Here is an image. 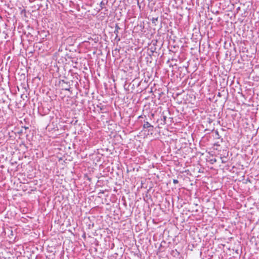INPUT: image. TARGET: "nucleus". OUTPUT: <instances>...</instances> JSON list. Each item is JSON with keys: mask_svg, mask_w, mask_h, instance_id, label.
I'll return each instance as SVG.
<instances>
[{"mask_svg": "<svg viewBox=\"0 0 259 259\" xmlns=\"http://www.w3.org/2000/svg\"><path fill=\"white\" fill-rule=\"evenodd\" d=\"M149 128H153V126L150 123H149L148 121H144V124H143V128L144 129H147ZM152 129H151V131Z\"/></svg>", "mask_w": 259, "mask_h": 259, "instance_id": "nucleus-1", "label": "nucleus"}, {"mask_svg": "<svg viewBox=\"0 0 259 259\" xmlns=\"http://www.w3.org/2000/svg\"><path fill=\"white\" fill-rule=\"evenodd\" d=\"M120 29V28L119 27V26H118V24H116L115 25V30L114 31V33L116 35V37H115V38H117L118 37V34L119 33V30Z\"/></svg>", "mask_w": 259, "mask_h": 259, "instance_id": "nucleus-2", "label": "nucleus"}, {"mask_svg": "<svg viewBox=\"0 0 259 259\" xmlns=\"http://www.w3.org/2000/svg\"><path fill=\"white\" fill-rule=\"evenodd\" d=\"M105 3H104V2L102 1V2L100 3V6L101 9H103V8H104V7L105 6Z\"/></svg>", "mask_w": 259, "mask_h": 259, "instance_id": "nucleus-3", "label": "nucleus"}, {"mask_svg": "<svg viewBox=\"0 0 259 259\" xmlns=\"http://www.w3.org/2000/svg\"><path fill=\"white\" fill-rule=\"evenodd\" d=\"M221 158L222 159V163H225L227 162V160H226V157H221Z\"/></svg>", "mask_w": 259, "mask_h": 259, "instance_id": "nucleus-4", "label": "nucleus"}, {"mask_svg": "<svg viewBox=\"0 0 259 259\" xmlns=\"http://www.w3.org/2000/svg\"><path fill=\"white\" fill-rule=\"evenodd\" d=\"M162 117H163L162 120L163 121V124H165V121L166 120V116H165V115H163Z\"/></svg>", "mask_w": 259, "mask_h": 259, "instance_id": "nucleus-5", "label": "nucleus"}, {"mask_svg": "<svg viewBox=\"0 0 259 259\" xmlns=\"http://www.w3.org/2000/svg\"><path fill=\"white\" fill-rule=\"evenodd\" d=\"M158 20V18H153L152 19V23H155L156 21H157Z\"/></svg>", "mask_w": 259, "mask_h": 259, "instance_id": "nucleus-6", "label": "nucleus"}, {"mask_svg": "<svg viewBox=\"0 0 259 259\" xmlns=\"http://www.w3.org/2000/svg\"><path fill=\"white\" fill-rule=\"evenodd\" d=\"M215 135L217 136V138H218V139H219V136H220V135H219V134L218 131H216L215 132Z\"/></svg>", "mask_w": 259, "mask_h": 259, "instance_id": "nucleus-7", "label": "nucleus"}, {"mask_svg": "<svg viewBox=\"0 0 259 259\" xmlns=\"http://www.w3.org/2000/svg\"><path fill=\"white\" fill-rule=\"evenodd\" d=\"M173 183L175 184H178L179 183L178 181L177 180L174 179L173 180Z\"/></svg>", "mask_w": 259, "mask_h": 259, "instance_id": "nucleus-8", "label": "nucleus"}, {"mask_svg": "<svg viewBox=\"0 0 259 259\" xmlns=\"http://www.w3.org/2000/svg\"><path fill=\"white\" fill-rule=\"evenodd\" d=\"M142 115H140V116H139V117H138V118H142Z\"/></svg>", "mask_w": 259, "mask_h": 259, "instance_id": "nucleus-9", "label": "nucleus"}, {"mask_svg": "<svg viewBox=\"0 0 259 259\" xmlns=\"http://www.w3.org/2000/svg\"><path fill=\"white\" fill-rule=\"evenodd\" d=\"M212 161H214V162H215L216 161V159H214V160H212Z\"/></svg>", "mask_w": 259, "mask_h": 259, "instance_id": "nucleus-10", "label": "nucleus"}, {"mask_svg": "<svg viewBox=\"0 0 259 259\" xmlns=\"http://www.w3.org/2000/svg\"><path fill=\"white\" fill-rule=\"evenodd\" d=\"M218 96H221L220 93H219V94H218Z\"/></svg>", "mask_w": 259, "mask_h": 259, "instance_id": "nucleus-11", "label": "nucleus"}, {"mask_svg": "<svg viewBox=\"0 0 259 259\" xmlns=\"http://www.w3.org/2000/svg\"><path fill=\"white\" fill-rule=\"evenodd\" d=\"M117 40H118V41H119V40H120V38H118V39H117Z\"/></svg>", "mask_w": 259, "mask_h": 259, "instance_id": "nucleus-12", "label": "nucleus"}]
</instances>
